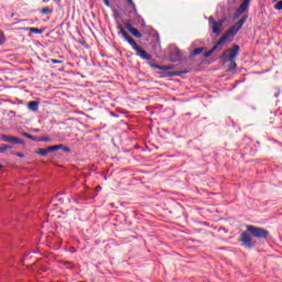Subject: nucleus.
I'll return each instance as SVG.
<instances>
[{"label": "nucleus", "mask_w": 282, "mask_h": 282, "mask_svg": "<svg viewBox=\"0 0 282 282\" xmlns=\"http://www.w3.org/2000/svg\"><path fill=\"white\" fill-rule=\"evenodd\" d=\"M8 149H12V145H8V144L0 145V153H6Z\"/></svg>", "instance_id": "nucleus-11"}, {"label": "nucleus", "mask_w": 282, "mask_h": 282, "mask_svg": "<svg viewBox=\"0 0 282 282\" xmlns=\"http://www.w3.org/2000/svg\"><path fill=\"white\" fill-rule=\"evenodd\" d=\"M104 2H105V6H107V8H109V6H111V4L109 3V0H104Z\"/></svg>", "instance_id": "nucleus-23"}, {"label": "nucleus", "mask_w": 282, "mask_h": 282, "mask_svg": "<svg viewBox=\"0 0 282 282\" xmlns=\"http://www.w3.org/2000/svg\"><path fill=\"white\" fill-rule=\"evenodd\" d=\"M0 169H3V165L0 164Z\"/></svg>", "instance_id": "nucleus-27"}, {"label": "nucleus", "mask_w": 282, "mask_h": 282, "mask_svg": "<svg viewBox=\"0 0 282 282\" xmlns=\"http://www.w3.org/2000/svg\"><path fill=\"white\" fill-rule=\"evenodd\" d=\"M96 191H102V187L97 186V187H96Z\"/></svg>", "instance_id": "nucleus-25"}, {"label": "nucleus", "mask_w": 282, "mask_h": 282, "mask_svg": "<svg viewBox=\"0 0 282 282\" xmlns=\"http://www.w3.org/2000/svg\"><path fill=\"white\" fill-rule=\"evenodd\" d=\"M124 28L128 30V32H131L133 29V25L131 24V22L127 21L124 22Z\"/></svg>", "instance_id": "nucleus-12"}, {"label": "nucleus", "mask_w": 282, "mask_h": 282, "mask_svg": "<svg viewBox=\"0 0 282 282\" xmlns=\"http://www.w3.org/2000/svg\"><path fill=\"white\" fill-rule=\"evenodd\" d=\"M37 153H39V155L45 156V155H47V153H50V152L47 151V148H46V149H40V150L37 151Z\"/></svg>", "instance_id": "nucleus-14"}, {"label": "nucleus", "mask_w": 282, "mask_h": 282, "mask_svg": "<svg viewBox=\"0 0 282 282\" xmlns=\"http://www.w3.org/2000/svg\"><path fill=\"white\" fill-rule=\"evenodd\" d=\"M152 67H155L156 69H160V66L159 65H155V64H151Z\"/></svg>", "instance_id": "nucleus-24"}, {"label": "nucleus", "mask_w": 282, "mask_h": 282, "mask_svg": "<svg viewBox=\"0 0 282 282\" xmlns=\"http://www.w3.org/2000/svg\"><path fill=\"white\" fill-rule=\"evenodd\" d=\"M128 3H130V6H132L133 8H135V4L133 3V0H128Z\"/></svg>", "instance_id": "nucleus-22"}, {"label": "nucleus", "mask_w": 282, "mask_h": 282, "mask_svg": "<svg viewBox=\"0 0 282 282\" xmlns=\"http://www.w3.org/2000/svg\"><path fill=\"white\" fill-rule=\"evenodd\" d=\"M249 6H250V0H243L235 14V19H239V15L245 13L246 10H248Z\"/></svg>", "instance_id": "nucleus-6"}, {"label": "nucleus", "mask_w": 282, "mask_h": 282, "mask_svg": "<svg viewBox=\"0 0 282 282\" xmlns=\"http://www.w3.org/2000/svg\"><path fill=\"white\" fill-rule=\"evenodd\" d=\"M118 30H119V34H121V36L126 39V41L129 43V45H131L132 50L137 52V55L140 56V58H143V61H151V55H149L147 51L138 46V43H135V40H133V37H131V35H129V33L124 31V28H122V25H118Z\"/></svg>", "instance_id": "nucleus-3"}, {"label": "nucleus", "mask_w": 282, "mask_h": 282, "mask_svg": "<svg viewBox=\"0 0 282 282\" xmlns=\"http://www.w3.org/2000/svg\"><path fill=\"white\" fill-rule=\"evenodd\" d=\"M39 142H52V139H50L47 137H42L39 139Z\"/></svg>", "instance_id": "nucleus-18"}, {"label": "nucleus", "mask_w": 282, "mask_h": 282, "mask_svg": "<svg viewBox=\"0 0 282 282\" xmlns=\"http://www.w3.org/2000/svg\"><path fill=\"white\" fill-rule=\"evenodd\" d=\"M39 101H30L28 105V109L30 111H37L39 110Z\"/></svg>", "instance_id": "nucleus-9"}, {"label": "nucleus", "mask_w": 282, "mask_h": 282, "mask_svg": "<svg viewBox=\"0 0 282 282\" xmlns=\"http://www.w3.org/2000/svg\"><path fill=\"white\" fill-rule=\"evenodd\" d=\"M223 56L224 63H232L239 56V45H234L232 48L225 51Z\"/></svg>", "instance_id": "nucleus-4"}, {"label": "nucleus", "mask_w": 282, "mask_h": 282, "mask_svg": "<svg viewBox=\"0 0 282 282\" xmlns=\"http://www.w3.org/2000/svg\"><path fill=\"white\" fill-rule=\"evenodd\" d=\"M130 34H132V36H135V39H142V33H140V31H138V29H132L130 31Z\"/></svg>", "instance_id": "nucleus-10"}, {"label": "nucleus", "mask_w": 282, "mask_h": 282, "mask_svg": "<svg viewBox=\"0 0 282 282\" xmlns=\"http://www.w3.org/2000/svg\"><path fill=\"white\" fill-rule=\"evenodd\" d=\"M275 10H282V1H279L275 6H274Z\"/></svg>", "instance_id": "nucleus-20"}, {"label": "nucleus", "mask_w": 282, "mask_h": 282, "mask_svg": "<svg viewBox=\"0 0 282 282\" xmlns=\"http://www.w3.org/2000/svg\"><path fill=\"white\" fill-rule=\"evenodd\" d=\"M15 155H17L18 158H25V155H24L23 153H15Z\"/></svg>", "instance_id": "nucleus-21"}, {"label": "nucleus", "mask_w": 282, "mask_h": 282, "mask_svg": "<svg viewBox=\"0 0 282 282\" xmlns=\"http://www.w3.org/2000/svg\"><path fill=\"white\" fill-rule=\"evenodd\" d=\"M248 232H242L240 235V241L245 246V248H252L254 245L252 243V237H256L257 239H265L268 237V230L261 228V227H256L252 225L247 226Z\"/></svg>", "instance_id": "nucleus-1"}, {"label": "nucleus", "mask_w": 282, "mask_h": 282, "mask_svg": "<svg viewBox=\"0 0 282 282\" xmlns=\"http://www.w3.org/2000/svg\"><path fill=\"white\" fill-rule=\"evenodd\" d=\"M47 149L48 153H53L54 151H58L59 149H63L66 153L69 152V148L63 147V144H57V145H51Z\"/></svg>", "instance_id": "nucleus-7"}, {"label": "nucleus", "mask_w": 282, "mask_h": 282, "mask_svg": "<svg viewBox=\"0 0 282 282\" xmlns=\"http://www.w3.org/2000/svg\"><path fill=\"white\" fill-rule=\"evenodd\" d=\"M3 142H14L15 144H23V141L10 135L2 137Z\"/></svg>", "instance_id": "nucleus-8"}, {"label": "nucleus", "mask_w": 282, "mask_h": 282, "mask_svg": "<svg viewBox=\"0 0 282 282\" xmlns=\"http://www.w3.org/2000/svg\"><path fill=\"white\" fill-rule=\"evenodd\" d=\"M53 63H58V61L57 59H53Z\"/></svg>", "instance_id": "nucleus-26"}, {"label": "nucleus", "mask_w": 282, "mask_h": 282, "mask_svg": "<svg viewBox=\"0 0 282 282\" xmlns=\"http://www.w3.org/2000/svg\"><path fill=\"white\" fill-rule=\"evenodd\" d=\"M50 12H52V10H50L47 7L42 9V14H50Z\"/></svg>", "instance_id": "nucleus-19"}, {"label": "nucleus", "mask_w": 282, "mask_h": 282, "mask_svg": "<svg viewBox=\"0 0 282 282\" xmlns=\"http://www.w3.org/2000/svg\"><path fill=\"white\" fill-rule=\"evenodd\" d=\"M202 52H204V48L203 47H198V48L194 50L193 56H197V55L202 54Z\"/></svg>", "instance_id": "nucleus-13"}, {"label": "nucleus", "mask_w": 282, "mask_h": 282, "mask_svg": "<svg viewBox=\"0 0 282 282\" xmlns=\"http://www.w3.org/2000/svg\"><path fill=\"white\" fill-rule=\"evenodd\" d=\"M246 19H247L246 17L241 18L234 26H231L226 32V34L220 37L218 43L216 45H214V47L212 50H209L208 52H206L204 54L205 58L213 56V54L216 52V50H221L224 47L226 41H228V39H230V36H235V34H237V32H239L240 28H243V23H246Z\"/></svg>", "instance_id": "nucleus-2"}, {"label": "nucleus", "mask_w": 282, "mask_h": 282, "mask_svg": "<svg viewBox=\"0 0 282 282\" xmlns=\"http://www.w3.org/2000/svg\"><path fill=\"white\" fill-rule=\"evenodd\" d=\"M209 21V25H212V30L214 34H221V28L224 26V23L226 22V20H219L218 22L215 21V18L209 17L208 19Z\"/></svg>", "instance_id": "nucleus-5"}, {"label": "nucleus", "mask_w": 282, "mask_h": 282, "mask_svg": "<svg viewBox=\"0 0 282 282\" xmlns=\"http://www.w3.org/2000/svg\"><path fill=\"white\" fill-rule=\"evenodd\" d=\"M29 31L33 32L34 34H42L43 33V31H41V30H39L36 28H30Z\"/></svg>", "instance_id": "nucleus-15"}, {"label": "nucleus", "mask_w": 282, "mask_h": 282, "mask_svg": "<svg viewBox=\"0 0 282 282\" xmlns=\"http://www.w3.org/2000/svg\"><path fill=\"white\" fill-rule=\"evenodd\" d=\"M22 135H23L24 138H29V140H36V137L31 135V134L28 133V132H23Z\"/></svg>", "instance_id": "nucleus-16"}, {"label": "nucleus", "mask_w": 282, "mask_h": 282, "mask_svg": "<svg viewBox=\"0 0 282 282\" xmlns=\"http://www.w3.org/2000/svg\"><path fill=\"white\" fill-rule=\"evenodd\" d=\"M0 45H1V41H0Z\"/></svg>", "instance_id": "nucleus-28"}, {"label": "nucleus", "mask_w": 282, "mask_h": 282, "mask_svg": "<svg viewBox=\"0 0 282 282\" xmlns=\"http://www.w3.org/2000/svg\"><path fill=\"white\" fill-rule=\"evenodd\" d=\"M232 69H237V63L235 62V59L230 62V65H229V70L232 72Z\"/></svg>", "instance_id": "nucleus-17"}]
</instances>
